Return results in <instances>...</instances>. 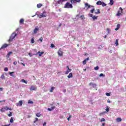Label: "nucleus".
<instances>
[{
    "label": "nucleus",
    "instance_id": "obj_62",
    "mask_svg": "<svg viewBox=\"0 0 126 126\" xmlns=\"http://www.w3.org/2000/svg\"><path fill=\"white\" fill-rule=\"evenodd\" d=\"M104 38L106 39V38H107V35H105L104 36Z\"/></svg>",
    "mask_w": 126,
    "mask_h": 126
},
{
    "label": "nucleus",
    "instance_id": "obj_23",
    "mask_svg": "<svg viewBox=\"0 0 126 126\" xmlns=\"http://www.w3.org/2000/svg\"><path fill=\"white\" fill-rule=\"evenodd\" d=\"M55 108H56L55 106H53L51 107V108H48V110L50 111H53V110H54V109H55Z\"/></svg>",
    "mask_w": 126,
    "mask_h": 126
},
{
    "label": "nucleus",
    "instance_id": "obj_47",
    "mask_svg": "<svg viewBox=\"0 0 126 126\" xmlns=\"http://www.w3.org/2000/svg\"><path fill=\"white\" fill-rule=\"evenodd\" d=\"M13 64H14V65H16V64H17V62L15 61V62L13 63Z\"/></svg>",
    "mask_w": 126,
    "mask_h": 126
},
{
    "label": "nucleus",
    "instance_id": "obj_32",
    "mask_svg": "<svg viewBox=\"0 0 126 126\" xmlns=\"http://www.w3.org/2000/svg\"><path fill=\"white\" fill-rule=\"evenodd\" d=\"M54 90H55V87H51L50 92H53V91H54Z\"/></svg>",
    "mask_w": 126,
    "mask_h": 126
},
{
    "label": "nucleus",
    "instance_id": "obj_57",
    "mask_svg": "<svg viewBox=\"0 0 126 126\" xmlns=\"http://www.w3.org/2000/svg\"><path fill=\"white\" fill-rule=\"evenodd\" d=\"M21 64H22V65H23V66H25V64H24L22 63H21Z\"/></svg>",
    "mask_w": 126,
    "mask_h": 126
},
{
    "label": "nucleus",
    "instance_id": "obj_3",
    "mask_svg": "<svg viewBox=\"0 0 126 126\" xmlns=\"http://www.w3.org/2000/svg\"><path fill=\"white\" fill-rule=\"evenodd\" d=\"M72 7H73L72 4L69 3V2H67L64 6V8H72Z\"/></svg>",
    "mask_w": 126,
    "mask_h": 126
},
{
    "label": "nucleus",
    "instance_id": "obj_36",
    "mask_svg": "<svg viewBox=\"0 0 126 126\" xmlns=\"http://www.w3.org/2000/svg\"><path fill=\"white\" fill-rule=\"evenodd\" d=\"M22 82H23L24 83H25L26 84H27V81H25L24 79L21 80Z\"/></svg>",
    "mask_w": 126,
    "mask_h": 126
},
{
    "label": "nucleus",
    "instance_id": "obj_14",
    "mask_svg": "<svg viewBox=\"0 0 126 126\" xmlns=\"http://www.w3.org/2000/svg\"><path fill=\"white\" fill-rule=\"evenodd\" d=\"M13 73H14V72H9V74L10 75V76H12L15 78V77H16V76L13 74Z\"/></svg>",
    "mask_w": 126,
    "mask_h": 126
},
{
    "label": "nucleus",
    "instance_id": "obj_20",
    "mask_svg": "<svg viewBox=\"0 0 126 126\" xmlns=\"http://www.w3.org/2000/svg\"><path fill=\"white\" fill-rule=\"evenodd\" d=\"M19 23L20 24H23L24 23V19H21L20 20Z\"/></svg>",
    "mask_w": 126,
    "mask_h": 126
},
{
    "label": "nucleus",
    "instance_id": "obj_45",
    "mask_svg": "<svg viewBox=\"0 0 126 126\" xmlns=\"http://www.w3.org/2000/svg\"><path fill=\"white\" fill-rule=\"evenodd\" d=\"M4 71H8V68L7 67H6L4 69Z\"/></svg>",
    "mask_w": 126,
    "mask_h": 126
},
{
    "label": "nucleus",
    "instance_id": "obj_59",
    "mask_svg": "<svg viewBox=\"0 0 126 126\" xmlns=\"http://www.w3.org/2000/svg\"><path fill=\"white\" fill-rule=\"evenodd\" d=\"M94 84H93V83H90V84H89V85H90V86H91V85L93 86Z\"/></svg>",
    "mask_w": 126,
    "mask_h": 126
},
{
    "label": "nucleus",
    "instance_id": "obj_26",
    "mask_svg": "<svg viewBox=\"0 0 126 126\" xmlns=\"http://www.w3.org/2000/svg\"><path fill=\"white\" fill-rule=\"evenodd\" d=\"M115 45H116V46H119V39H117L116 40Z\"/></svg>",
    "mask_w": 126,
    "mask_h": 126
},
{
    "label": "nucleus",
    "instance_id": "obj_10",
    "mask_svg": "<svg viewBox=\"0 0 126 126\" xmlns=\"http://www.w3.org/2000/svg\"><path fill=\"white\" fill-rule=\"evenodd\" d=\"M88 16H90V17H92L94 20L97 19V17L95 16H93V14H89Z\"/></svg>",
    "mask_w": 126,
    "mask_h": 126
},
{
    "label": "nucleus",
    "instance_id": "obj_41",
    "mask_svg": "<svg viewBox=\"0 0 126 126\" xmlns=\"http://www.w3.org/2000/svg\"><path fill=\"white\" fill-rule=\"evenodd\" d=\"M94 69L95 70H98V69H99V66H96L94 68Z\"/></svg>",
    "mask_w": 126,
    "mask_h": 126
},
{
    "label": "nucleus",
    "instance_id": "obj_64",
    "mask_svg": "<svg viewBox=\"0 0 126 126\" xmlns=\"http://www.w3.org/2000/svg\"><path fill=\"white\" fill-rule=\"evenodd\" d=\"M83 70H84V71H86V69H84Z\"/></svg>",
    "mask_w": 126,
    "mask_h": 126
},
{
    "label": "nucleus",
    "instance_id": "obj_61",
    "mask_svg": "<svg viewBox=\"0 0 126 126\" xmlns=\"http://www.w3.org/2000/svg\"><path fill=\"white\" fill-rule=\"evenodd\" d=\"M3 88H0V91H2Z\"/></svg>",
    "mask_w": 126,
    "mask_h": 126
},
{
    "label": "nucleus",
    "instance_id": "obj_13",
    "mask_svg": "<svg viewBox=\"0 0 126 126\" xmlns=\"http://www.w3.org/2000/svg\"><path fill=\"white\" fill-rule=\"evenodd\" d=\"M94 13L95 14H100L101 13V12L100 11V9H97L96 10H94Z\"/></svg>",
    "mask_w": 126,
    "mask_h": 126
},
{
    "label": "nucleus",
    "instance_id": "obj_60",
    "mask_svg": "<svg viewBox=\"0 0 126 126\" xmlns=\"http://www.w3.org/2000/svg\"><path fill=\"white\" fill-rule=\"evenodd\" d=\"M63 92L64 93H65V92H66V90H63Z\"/></svg>",
    "mask_w": 126,
    "mask_h": 126
},
{
    "label": "nucleus",
    "instance_id": "obj_28",
    "mask_svg": "<svg viewBox=\"0 0 126 126\" xmlns=\"http://www.w3.org/2000/svg\"><path fill=\"white\" fill-rule=\"evenodd\" d=\"M36 116L38 118H40V117H41V113H36Z\"/></svg>",
    "mask_w": 126,
    "mask_h": 126
},
{
    "label": "nucleus",
    "instance_id": "obj_29",
    "mask_svg": "<svg viewBox=\"0 0 126 126\" xmlns=\"http://www.w3.org/2000/svg\"><path fill=\"white\" fill-rule=\"evenodd\" d=\"M110 5H113V4H114L113 0H110Z\"/></svg>",
    "mask_w": 126,
    "mask_h": 126
},
{
    "label": "nucleus",
    "instance_id": "obj_5",
    "mask_svg": "<svg viewBox=\"0 0 126 126\" xmlns=\"http://www.w3.org/2000/svg\"><path fill=\"white\" fill-rule=\"evenodd\" d=\"M8 110H10V111H11V108H8L7 106H5L3 108H2L0 111V112H1V113H4V112H5V111H8Z\"/></svg>",
    "mask_w": 126,
    "mask_h": 126
},
{
    "label": "nucleus",
    "instance_id": "obj_2",
    "mask_svg": "<svg viewBox=\"0 0 126 126\" xmlns=\"http://www.w3.org/2000/svg\"><path fill=\"white\" fill-rule=\"evenodd\" d=\"M123 10H124L123 9V8L121 7H120L119 8V10L117 12V13L116 14V16L120 17L121 15H123Z\"/></svg>",
    "mask_w": 126,
    "mask_h": 126
},
{
    "label": "nucleus",
    "instance_id": "obj_22",
    "mask_svg": "<svg viewBox=\"0 0 126 126\" xmlns=\"http://www.w3.org/2000/svg\"><path fill=\"white\" fill-rule=\"evenodd\" d=\"M70 71H71V69L68 68V69H67V70L66 71L65 74H68Z\"/></svg>",
    "mask_w": 126,
    "mask_h": 126
},
{
    "label": "nucleus",
    "instance_id": "obj_51",
    "mask_svg": "<svg viewBox=\"0 0 126 126\" xmlns=\"http://www.w3.org/2000/svg\"><path fill=\"white\" fill-rule=\"evenodd\" d=\"M96 84H94L93 85V87L94 88H95L96 87Z\"/></svg>",
    "mask_w": 126,
    "mask_h": 126
},
{
    "label": "nucleus",
    "instance_id": "obj_33",
    "mask_svg": "<svg viewBox=\"0 0 126 126\" xmlns=\"http://www.w3.org/2000/svg\"><path fill=\"white\" fill-rule=\"evenodd\" d=\"M28 103L29 104H34V102H33L32 100H29L28 101Z\"/></svg>",
    "mask_w": 126,
    "mask_h": 126
},
{
    "label": "nucleus",
    "instance_id": "obj_34",
    "mask_svg": "<svg viewBox=\"0 0 126 126\" xmlns=\"http://www.w3.org/2000/svg\"><path fill=\"white\" fill-rule=\"evenodd\" d=\"M32 44H34L35 43V40H34V38H32L31 40Z\"/></svg>",
    "mask_w": 126,
    "mask_h": 126
},
{
    "label": "nucleus",
    "instance_id": "obj_21",
    "mask_svg": "<svg viewBox=\"0 0 126 126\" xmlns=\"http://www.w3.org/2000/svg\"><path fill=\"white\" fill-rule=\"evenodd\" d=\"M120 27H121V25L120 24H118L117 28L115 29V31H118V30H119V29H120Z\"/></svg>",
    "mask_w": 126,
    "mask_h": 126
},
{
    "label": "nucleus",
    "instance_id": "obj_43",
    "mask_svg": "<svg viewBox=\"0 0 126 126\" xmlns=\"http://www.w3.org/2000/svg\"><path fill=\"white\" fill-rule=\"evenodd\" d=\"M7 116H8V117H11L12 116V112H10V113L8 114Z\"/></svg>",
    "mask_w": 126,
    "mask_h": 126
},
{
    "label": "nucleus",
    "instance_id": "obj_19",
    "mask_svg": "<svg viewBox=\"0 0 126 126\" xmlns=\"http://www.w3.org/2000/svg\"><path fill=\"white\" fill-rule=\"evenodd\" d=\"M41 6H43V4L41 3H39L37 4V8H41Z\"/></svg>",
    "mask_w": 126,
    "mask_h": 126
},
{
    "label": "nucleus",
    "instance_id": "obj_7",
    "mask_svg": "<svg viewBox=\"0 0 126 126\" xmlns=\"http://www.w3.org/2000/svg\"><path fill=\"white\" fill-rule=\"evenodd\" d=\"M47 12L46 11L43 12V13L39 15V18H42V17H46L47 16V14H46Z\"/></svg>",
    "mask_w": 126,
    "mask_h": 126
},
{
    "label": "nucleus",
    "instance_id": "obj_18",
    "mask_svg": "<svg viewBox=\"0 0 126 126\" xmlns=\"http://www.w3.org/2000/svg\"><path fill=\"white\" fill-rule=\"evenodd\" d=\"M1 79H5V73H4L1 75Z\"/></svg>",
    "mask_w": 126,
    "mask_h": 126
},
{
    "label": "nucleus",
    "instance_id": "obj_30",
    "mask_svg": "<svg viewBox=\"0 0 126 126\" xmlns=\"http://www.w3.org/2000/svg\"><path fill=\"white\" fill-rule=\"evenodd\" d=\"M10 54H12V52H10L8 53L6 55V58H9V57L10 56Z\"/></svg>",
    "mask_w": 126,
    "mask_h": 126
},
{
    "label": "nucleus",
    "instance_id": "obj_11",
    "mask_svg": "<svg viewBox=\"0 0 126 126\" xmlns=\"http://www.w3.org/2000/svg\"><path fill=\"white\" fill-rule=\"evenodd\" d=\"M67 0H59L58 1L57 3L58 4H63V2H64V1H66Z\"/></svg>",
    "mask_w": 126,
    "mask_h": 126
},
{
    "label": "nucleus",
    "instance_id": "obj_39",
    "mask_svg": "<svg viewBox=\"0 0 126 126\" xmlns=\"http://www.w3.org/2000/svg\"><path fill=\"white\" fill-rule=\"evenodd\" d=\"M101 5H102L103 6H106V5H107V4L106 3H105V2H102Z\"/></svg>",
    "mask_w": 126,
    "mask_h": 126
},
{
    "label": "nucleus",
    "instance_id": "obj_15",
    "mask_svg": "<svg viewBox=\"0 0 126 126\" xmlns=\"http://www.w3.org/2000/svg\"><path fill=\"white\" fill-rule=\"evenodd\" d=\"M38 56H39V57H41L42 56V55H43V54H44V52H40V51H38V52H37L36 53V54L35 55H38Z\"/></svg>",
    "mask_w": 126,
    "mask_h": 126
},
{
    "label": "nucleus",
    "instance_id": "obj_16",
    "mask_svg": "<svg viewBox=\"0 0 126 126\" xmlns=\"http://www.w3.org/2000/svg\"><path fill=\"white\" fill-rule=\"evenodd\" d=\"M38 31L39 28H35V29L33 30L34 34H37V33H38Z\"/></svg>",
    "mask_w": 126,
    "mask_h": 126
},
{
    "label": "nucleus",
    "instance_id": "obj_38",
    "mask_svg": "<svg viewBox=\"0 0 126 126\" xmlns=\"http://www.w3.org/2000/svg\"><path fill=\"white\" fill-rule=\"evenodd\" d=\"M50 47H51L52 48H56V46H55V45H54V44L52 43V44H51Z\"/></svg>",
    "mask_w": 126,
    "mask_h": 126
},
{
    "label": "nucleus",
    "instance_id": "obj_50",
    "mask_svg": "<svg viewBox=\"0 0 126 126\" xmlns=\"http://www.w3.org/2000/svg\"><path fill=\"white\" fill-rule=\"evenodd\" d=\"M102 76H104V74H103V73L100 74L99 77H102Z\"/></svg>",
    "mask_w": 126,
    "mask_h": 126
},
{
    "label": "nucleus",
    "instance_id": "obj_44",
    "mask_svg": "<svg viewBox=\"0 0 126 126\" xmlns=\"http://www.w3.org/2000/svg\"><path fill=\"white\" fill-rule=\"evenodd\" d=\"M100 122H101V123H102V122H106V120H105L104 118H102V119L100 120Z\"/></svg>",
    "mask_w": 126,
    "mask_h": 126
},
{
    "label": "nucleus",
    "instance_id": "obj_4",
    "mask_svg": "<svg viewBox=\"0 0 126 126\" xmlns=\"http://www.w3.org/2000/svg\"><path fill=\"white\" fill-rule=\"evenodd\" d=\"M17 35V34L15 33H13L11 34V35L10 36V38L8 40V42L12 41V40H13V39H14V38H15V37H16Z\"/></svg>",
    "mask_w": 126,
    "mask_h": 126
},
{
    "label": "nucleus",
    "instance_id": "obj_49",
    "mask_svg": "<svg viewBox=\"0 0 126 126\" xmlns=\"http://www.w3.org/2000/svg\"><path fill=\"white\" fill-rule=\"evenodd\" d=\"M39 41H40V42H42L43 41V37H40L39 38Z\"/></svg>",
    "mask_w": 126,
    "mask_h": 126
},
{
    "label": "nucleus",
    "instance_id": "obj_54",
    "mask_svg": "<svg viewBox=\"0 0 126 126\" xmlns=\"http://www.w3.org/2000/svg\"><path fill=\"white\" fill-rule=\"evenodd\" d=\"M47 125V122H44L43 124V126H46Z\"/></svg>",
    "mask_w": 126,
    "mask_h": 126
},
{
    "label": "nucleus",
    "instance_id": "obj_25",
    "mask_svg": "<svg viewBox=\"0 0 126 126\" xmlns=\"http://www.w3.org/2000/svg\"><path fill=\"white\" fill-rule=\"evenodd\" d=\"M117 122H118V123H120V122H122V118H118L116 119Z\"/></svg>",
    "mask_w": 126,
    "mask_h": 126
},
{
    "label": "nucleus",
    "instance_id": "obj_42",
    "mask_svg": "<svg viewBox=\"0 0 126 126\" xmlns=\"http://www.w3.org/2000/svg\"><path fill=\"white\" fill-rule=\"evenodd\" d=\"M10 123H13V117H11L10 120Z\"/></svg>",
    "mask_w": 126,
    "mask_h": 126
},
{
    "label": "nucleus",
    "instance_id": "obj_1",
    "mask_svg": "<svg viewBox=\"0 0 126 126\" xmlns=\"http://www.w3.org/2000/svg\"><path fill=\"white\" fill-rule=\"evenodd\" d=\"M86 6H88L87 9L90 8V7H92V8L90 10L91 13H94V11H95V7L93 5H89L88 4V3H86L85 4Z\"/></svg>",
    "mask_w": 126,
    "mask_h": 126
},
{
    "label": "nucleus",
    "instance_id": "obj_9",
    "mask_svg": "<svg viewBox=\"0 0 126 126\" xmlns=\"http://www.w3.org/2000/svg\"><path fill=\"white\" fill-rule=\"evenodd\" d=\"M22 104H23V101L22 100H20L19 102H17L16 105L17 107H21L22 106Z\"/></svg>",
    "mask_w": 126,
    "mask_h": 126
},
{
    "label": "nucleus",
    "instance_id": "obj_58",
    "mask_svg": "<svg viewBox=\"0 0 126 126\" xmlns=\"http://www.w3.org/2000/svg\"><path fill=\"white\" fill-rule=\"evenodd\" d=\"M107 103H111V100H110V99H108L107 100Z\"/></svg>",
    "mask_w": 126,
    "mask_h": 126
},
{
    "label": "nucleus",
    "instance_id": "obj_53",
    "mask_svg": "<svg viewBox=\"0 0 126 126\" xmlns=\"http://www.w3.org/2000/svg\"><path fill=\"white\" fill-rule=\"evenodd\" d=\"M29 55L30 56V57H33V55L31 54V53H29Z\"/></svg>",
    "mask_w": 126,
    "mask_h": 126
},
{
    "label": "nucleus",
    "instance_id": "obj_35",
    "mask_svg": "<svg viewBox=\"0 0 126 126\" xmlns=\"http://www.w3.org/2000/svg\"><path fill=\"white\" fill-rule=\"evenodd\" d=\"M80 19H82V20H84V19H85V18L84 17V15H81L80 17Z\"/></svg>",
    "mask_w": 126,
    "mask_h": 126
},
{
    "label": "nucleus",
    "instance_id": "obj_8",
    "mask_svg": "<svg viewBox=\"0 0 126 126\" xmlns=\"http://www.w3.org/2000/svg\"><path fill=\"white\" fill-rule=\"evenodd\" d=\"M30 91H35V90H37V87L32 85L31 86L30 89Z\"/></svg>",
    "mask_w": 126,
    "mask_h": 126
},
{
    "label": "nucleus",
    "instance_id": "obj_17",
    "mask_svg": "<svg viewBox=\"0 0 126 126\" xmlns=\"http://www.w3.org/2000/svg\"><path fill=\"white\" fill-rule=\"evenodd\" d=\"M8 46V44H4L1 47L0 49H5V48H7Z\"/></svg>",
    "mask_w": 126,
    "mask_h": 126
},
{
    "label": "nucleus",
    "instance_id": "obj_12",
    "mask_svg": "<svg viewBox=\"0 0 126 126\" xmlns=\"http://www.w3.org/2000/svg\"><path fill=\"white\" fill-rule=\"evenodd\" d=\"M71 3H75V2H80V0H70Z\"/></svg>",
    "mask_w": 126,
    "mask_h": 126
},
{
    "label": "nucleus",
    "instance_id": "obj_46",
    "mask_svg": "<svg viewBox=\"0 0 126 126\" xmlns=\"http://www.w3.org/2000/svg\"><path fill=\"white\" fill-rule=\"evenodd\" d=\"M83 64H86V60H85L83 62Z\"/></svg>",
    "mask_w": 126,
    "mask_h": 126
},
{
    "label": "nucleus",
    "instance_id": "obj_55",
    "mask_svg": "<svg viewBox=\"0 0 126 126\" xmlns=\"http://www.w3.org/2000/svg\"><path fill=\"white\" fill-rule=\"evenodd\" d=\"M10 126V124L5 125H2V126Z\"/></svg>",
    "mask_w": 126,
    "mask_h": 126
},
{
    "label": "nucleus",
    "instance_id": "obj_40",
    "mask_svg": "<svg viewBox=\"0 0 126 126\" xmlns=\"http://www.w3.org/2000/svg\"><path fill=\"white\" fill-rule=\"evenodd\" d=\"M106 30H107V32H108V34H110V32H111V30H110V29L107 28L106 29Z\"/></svg>",
    "mask_w": 126,
    "mask_h": 126
},
{
    "label": "nucleus",
    "instance_id": "obj_24",
    "mask_svg": "<svg viewBox=\"0 0 126 126\" xmlns=\"http://www.w3.org/2000/svg\"><path fill=\"white\" fill-rule=\"evenodd\" d=\"M97 5H101L102 4V1L99 0L96 2Z\"/></svg>",
    "mask_w": 126,
    "mask_h": 126
},
{
    "label": "nucleus",
    "instance_id": "obj_56",
    "mask_svg": "<svg viewBox=\"0 0 126 126\" xmlns=\"http://www.w3.org/2000/svg\"><path fill=\"white\" fill-rule=\"evenodd\" d=\"M106 126V123H102V126Z\"/></svg>",
    "mask_w": 126,
    "mask_h": 126
},
{
    "label": "nucleus",
    "instance_id": "obj_52",
    "mask_svg": "<svg viewBox=\"0 0 126 126\" xmlns=\"http://www.w3.org/2000/svg\"><path fill=\"white\" fill-rule=\"evenodd\" d=\"M70 118H71V115H69V117L67 118V121H69Z\"/></svg>",
    "mask_w": 126,
    "mask_h": 126
},
{
    "label": "nucleus",
    "instance_id": "obj_48",
    "mask_svg": "<svg viewBox=\"0 0 126 126\" xmlns=\"http://www.w3.org/2000/svg\"><path fill=\"white\" fill-rule=\"evenodd\" d=\"M106 96H111L110 93H106Z\"/></svg>",
    "mask_w": 126,
    "mask_h": 126
},
{
    "label": "nucleus",
    "instance_id": "obj_37",
    "mask_svg": "<svg viewBox=\"0 0 126 126\" xmlns=\"http://www.w3.org/2000/svg\"><path fill=\"white\" fill-rule=\"evenodd\" d=\"M105 111H106V112L108 113V112H109V111H110V109L109 108V106H107L106 108L105 109Z\"/></svg>",
    "mask_w": 126,
    "mask_h": 126
},
{
    "label": "nucleus",
    "instance_id": "obj_27",
    "mask_svg": "<svg viewBox=\"0 0 126 126\" xmlns=\"http://www.w3.org/2000/svg\"><path fill=\"white\" fill-rule=\"evenodd\" d=\"M72 74L71 73H70L69 75L67 76L68 78H71V77H72Z\"/></svg>",
    "mask_w": 126,
    "mask_h": 126
},
{
    "label": "nucleus",
    "instance_id": "obj_63",
    "mask_svg": "<svg viewBox=\"0 0 126 126\" xmlns=\"http://www.w3.org/2000/svg\"><path fill=\"white\" fill-rule=\"evenodd\" d=\"M66 68H67V69H68V68H69V67H68V66H67Z\"/></svg>",
    "mask_w": 126,
    "mask_h": 126
},
{
    "label": "nucleus",
    "instance_id": "obj_6",
    "mask_svg": "<svg viewBox=\"0 0 126 126\" xmlns=\"http://www.w3.org/2000/svg\"><path fill=\"white\" fill-rule=\"evenodd\" d=\"M58 56L60 57H63V52L62 51V49L61 48L59 49L58 52Z\"/></svg>",
    "mask_w": 126,
    "mask_h": 126
},
{
    "label": "nucleus",
    "instance_id": "obj_31",
    "mask_svg": "<svg viewBox=\"0 0 126 126\" xmlns=\"http://www.w3.org/2000/svg\"><path fill=\"white\" fill-rule=\"evenodd\" d=\"M38 121H39V119H38L37 118H35V120L33 122V123L36 124V122H38Z\"/></svg>",
    "mask_w": 126,
    "mask_h": 126
}]
</instances>
